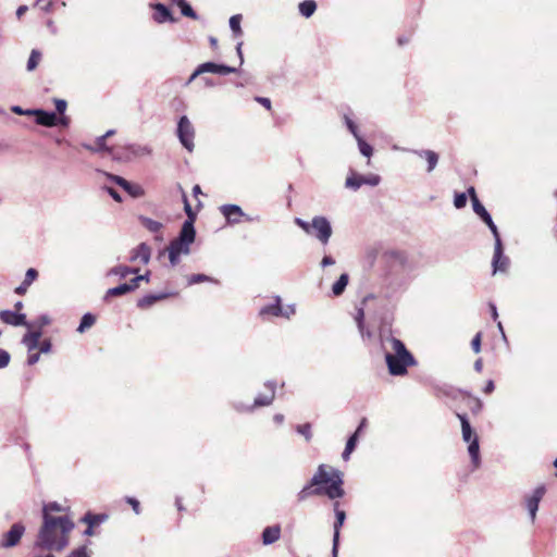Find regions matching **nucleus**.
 Returning a JSON list of instances; mask_svg holds the SVG:
<instances>
[{"label": "nucleus", "instance_id": "5", "mask_svg": "<svg viewBox=\"0 0 557 557\" xmlns=\"http://www.w3.org/2000/svg\"><path fill=\"white\" fill-rule=\"evenodd\" d=\"M461 423L462 440L469 443L468 451L471 457L473 466L476 468L480 465V446L479 437L473 432L470 422L466 414L456 413Z\"/></svg>", "mask_w": 557, "mask_h": 557}, {"label": "nucleus", "instance_id": "48", "mask_svg": "<svg viewBox=\"0 0 557 557\" xmlns=\"http://www.w3.org/2000/svg\"><path fill=\"white\" fill-rule=\"evenodd\" d=\"M125 502L132 507L136 515L141 512L140 503L134 497H125Z\"/></svg>", "mask_w": 557, "mask_h": 557}, {"label": "nucleus", "instance_id": "23", "mask_svg": "<svg viewBox=\"0 0 557 557\" xmlns=\"http://www.w3.org/2000/svg\"><path fill=\"white\" fill-rule=\"evenodd\" d=\"M281 527L280 524L267 527L262 532V543L270 545L280 540Z\"/></svg>", "mask_w": 557, "mask_h": 557}, {"label": "nucleus", "instance_id": "14", "mask_svg": "<svg viewBox=\"0 0 557 557\" xmlns=\"http://www.w3.org/2000/svg\"><path fill=\"white\" fill-rule=\"evenodd\" d=\"M509 265V259L504 256L502 239H495V249L493 257V273L506 272Z\"/></svg>", "mask_w": 557, "mask_h": 557}, {"label": "nucleus", "instance_id": "49", "mask_svg": "<svg viewBox=\"0 0 557 557\" xmlns=\"http://www.w3.org/2000/svg\"><path fill=\"white\" fill-rule=\"evenodd\" d=\"M469 407L472 413L478 414L482 409V401L479 398H471Z\"/></svg>", "mask_w": 557, "mask_h": 557}, {"label": "nucleus", "instance_id": "19", "mask_svg": "<svg viewBox=\"0 0 557 557\" xmlns=\"http://www.w3.org/2000/svg\"><path fill=\"white\" fill-rule=\"evenodd\" d=\"M388 343H389V347H391V351L387 352L385 356H392V357H400V358H408L410 356H413L405 346V344L396 338V337H391L387 339Z\"/></svg>", "mask_w": 557, "mask_h": 557}, {"label": "nucleus", "instance_id": "32", "mask_svg": "<svg viewBox=\"0 0 557 557\" xmlns=\"http://www.w3.org/2000/svg\"><path fill=\"white\" fill-rule=\"evenodd\" d=\"M348 274H342L338 280L333 284L332 292L335 296H339L344 293L347 284H348Z\"/></svg>", "mask_w": 557, "mask_h": 557}, {"label": "nucleus", "instance_id": "21", "mask_svg": "<svg viewBox=\"0 0 557 557\" xmlns=\"http://www.w3.org/2000/svg\"><path fill=\"white\" fill-rule=\"evenodd\" d=\"M151 249L145 243L138 245L132 252L131 261L139 260L143 264H146L150 260Z\"/></svg>", "mask_w": 557, "mask_h": 557}, {"label": "nucleus", "instance_id": "53", "mask_svg": "<svg viewBox=\"0 0 557 557\" xmlns=\"http://www.w3.org/2000/svg\"><path fill=\"white\" fill-rule=\"evenodd\" d=\"M67 557H89L87 553V548L82 546L79 548L74 549Z\"/></svg>", "mask_w": 557, "mask_h": 557}, {"label": "nucleus", "instance_id": "64", "mask_svg": "<svg viewBox=\"0 0 557 557\" xmlns=\"http://www.w3.org/2000/svg\"><path fill=\"white\" fill-rule=\"evenodd\" d=\"M483 369V361L482 359H478L475 362H474V370L476 372H481Z\"/></svg>", "mask_w": 557, "mask_h": 557}, {"label": "nucleus", "instance_id": "11", "mask_svg": "<svg viewBox=\"0 0 557 557\" xmlns=\"http://www.w3.org/2000/svg\"><path fill=\"white\" fill-rule=\"evenodd\" d=\"M333 509L335 512L336 520L334 522L332 554L334 555V557H337L338 547H339L341 529L344 525V522L346 520V512H345V510L339 508V503L337 500L333 504Z\"/></svg>", "mask_w": 557, "mask_h": 557}, {"label": "nucleus", "instance_id": "28", "mask_svg": "<svg viewBox=\"0 0 557 557\" xmlns=\"http://www.w3.org/2000/svg\"><path fill=\"white\" fill-rule=\"evenodd\" d=\"M53 552H55L54 548H50L48 545H40L37 540L32 549L33 557H54Z\"/></svg>", "mask_w": 557, "mask_h": 557}, {"label": "nucleus", "instance_id": "35", "mask_svg": "<svg viewBox=\"0 0 557 557\" xmlns=\"http://www.w3.org/2000/svg\"><path fill=\"white\" fill-rule=\"evenodd\" d=\"M358 434L354 433L347 441L346 443V447L343 451V459L344 460H348L349 457H350V454L354 451L356 445H357V441H358Z\"/></svg>", "mask_w": 557, "mask_h": 557}, {"label": "nucleus", "instance_id": "37", "mask_svg": "<svg viewBox=\"0 0 557 557\" xmlns=\"http://www.w3.org/2000/svg\"><path fill=\"white\" fill-rule=\"evenodd\" d=\"M95 322H96V317L92 315L91 313H86L83 315L77 331L79 333H83L87 329L91 327L95 324Z\"/></svg>", "mask_w": 557, "mask_h": 557}, {"label": "nucleus", "instance_id": "59", "mask_svg": "<svg viewBox=\"0 0 557 557\" xmlns=\"http://www.w3.org/2000/svg\"><path fill=\"white\" fill-rule=\"evenodd\" d=\"M59 510H60V506L57 503H50L44 507V513L45 512L49 513V511H59Z\"/></svg>", "mask_w": 557, "mask_h": 557}, {"label": "nucleus", "instance_id": "41", "mask_svg": "<svg viewBox=\"0 0 557 557\" xmlns=\"http://www.w3.org/2000/svg\"><path fill=\"white\" fill-rule=\"evenodd\" d=\"M240 22H242V15H239V14L233 15L230 18V27L237 36L242 34Z\"/></svg>", "mask_w": 557, "mask_h": 557}, {"label": "nucleus", "instance_id": "1", "mask_svg": "<svg viewBox=\"0 0 557 557\" xmlns=\"http://www.w3.org/2000/svg\"><path fill=\"white\" fill-rule=\"evenodd\" d=\"M344 473L329 465H320L306 486L297 494V502L302 503L310 496H326L330 499L345 495Z\"/></svg>", "mask_w": 557, "mask_h": 557}, {"label": "nucleus", "instance_id": "24", "mask_svg": "<svg viewBox=\"0 0 557 557\" xmlns=\"http://www.w3.org/2000/svg\"><path fill=\"white\" fill-rule=\"evenodd\" d=\"M154 14L153 18L157 23H164L166 21L174 22L175 18L172 16L170 10L162 3L153 5Z\"/></svg>", "mask_w": 557, "mask_h": 557}, {"label": "nucleus", "instance_id": "26", "mask_svg": "<svg viewBox=\"0 0 557 557\" xmlns=\"http://www.w3.org/2000/svg\"><path fill=\"white\" fill-rule=\"evenodd\" d=\"M114 134V131H108L104 135L98 137L94 146L85 145L84 147L94 152L106 151L110 152L111 149L106 146V139Z\"/></svg>", "mask_w": 557, "mask_h": 557}, {"label": "nucleus", "instance_id": "3", "mask_svg": "<svg viewBox=\"0 0 557 557\" xmlns=\"http://www.w3.org/2000/svg\"><path fill=\"white\" fill-rule=\"evenodd\" d=\"M182 191V198L184 202V211L187 215V220L184 222L180 236L172 240L169 246V259L172 264H176L181 253L189 252V245L195 240V227L194 223L196 221V212L193 210L187 195L182 187H180Z\"/></svg>", "mask_w": 557, "mask_h": 557}, {"label": "nucleus", "instance_id": "43", "mask_svg": "<svg viewBox=\"0 0 557 557\" xmlns=\"http://www.w3.org/2000/svg\"><path fill=\"white\" fill-rule=\"evenodd\" d=\"M357 138H358V146H359L360 152L364 157L370 158L372 154V151H373L372 147L368 143H366L363 139H361L359 137H357Z\"/></svg>", "mask_w": 557, "mask_h": 557}, {"label": "nucleus", "instance_id": "22", "mask_svg": "<svg viewBox=\"0 0 557 557\" xmlns=\"http://www.w3.org/2000/svg\"><path fill=\"white\" fill-rule=\"evenodd\" d=\"M221 212L223 213L225 219L231 223L239 222L243 215L242 209L236 205H225L221 207Z\"/></svg>", "mask_w": 557, "mask_h": 557}, {"label": "nucleus", "instance_id": "56", "mask_svg": "<svg viewBox=\"0 0 557 557\" xmlns=\"http://www.w3.org/2000/svg\"><path fill=\"white\" fill-rule=\"evenodd\" d=\"M141 282V277H137V275L129 281V283H125L129 287V292L135 290L139 287V283Z\"/></svg>", "mask_w": 557, "mask_h": 557}, {"label": "nucleus", "instance_id": "52", "mask_svg": "<svg viewBox=\"0 0 557 557\" xmlns=\"http://www.w3.org/2000/svg\"><path fill=\"white\" fill-rule=\"evenodd\" d=\"M10 359H11L10 354L4 349H0V368L1 369L5 368L9 364Z\"/></svg>", "mask_w": 557, "mask_h": 557}, {"label": "nucleus", "instance_id": "55", "mask_svg": "<svg viewBox=\"0 0 557 557\" xmlns=\"http://www.w3.org/2000/svg\"><path fill=\"white\" fill-rule=\"evenodd\" d=\"M34 351L35 350H32V351L28 350L29 355H28V358H27V363L29 366H33V364L37 363L38 360H39L40 352L39 351L34 352Z\"/></svg>", "mask_w": 557, "mask_h": 557}, {"label": "nucleus", "instance_id": "40", "mask_svg": "<svg viewBox=\"0 0 557 557\" xmlns=\"http://www.w3.org/2000/svg\"><path fill=\"white\" fill-rule=\"evenodd\" d=\"M111 273L115 275H120L121 277H126L128 274H137L138 269H132L127 265H119L111 270Z\"/></svg>", "mask_w": 557, "mask_h": 557}, {"label": "nucleus", "instance_id": "17", "mask_svg": "<svg viewBox=\"0 0 557 557\" xmlns=\"http://www.w3.org/2000/svg\"><path fill=\"white\" fill-rule=\"evenodd\" d=\"M545 492H546L545 486L540 485L533 491L532 495L527 497V499H525V506H527V509L530 513L532 521L535 520L536 511L539 509V504H540L541 499L543 498V496L545 495Z\"/></svg>", "mask_w": 557, "mask_h": 557}, {"label": "nucleus", "instance_id": "62", "mask_svg": "<svg viewBox=\"0 0 557 557\" xmlns=\"http://www.w3.org/2000/svg\"><path fill=\"white\" fill-rule=\"evenodd\" d=\"M40 9L47 13L51 12L52 11V8H53V2L52 1H48L46 2L45 4H39Z\"/></svg>", "mask_w": 557, "mask_h": 557}, {"label": "nucleus", "instance_id": "25", "mask_svg": "<svg viewBox=\"0 0 557 557\" xmlns=\"http://www.w3.org/2000/svg\"><path fill=\"white\" fill-rule=\"evenodd\" d=\"M38 277V271L30 268L26 271V274H25V278L24 281L22 282V284L20 286H17L15 288V293L18 294V295H24L28 287L30 286V284Z\"/></svg>", "mask_w": 557, "mask_h": 557}, {"label": "nucleus", "instance_id": "47", "mask_svg": "<svg viewBox=\"0 0 557 557\" xmlns=\"http://www.w3.org/2000/svg\"><path fill=\"white\" fill-rule=\"evenodd\" d=\"M454 205L457 209H461L467 205V196L465 193L456 194Z\"/></svg>", "mask_w": 557, "mask_h": 557}, {"label": "nucleus", "instance_id": "2", "mask_svg": "<svg viewBox=\"0 0 557 557\" xmlns=\"http://www.w3.org/2000/svg\"><path fill=\"white\" fill-rule=\"evenodd\" d=\"M42 519L36 540L40 545H48L55 552H61L69 544L70 532L74 528L73 521L67 516L53 517L47 512L42 515Z\"/></svg>", "mask_w": 557, "mask_h": 557}, {"label": "nucleus", "instance_id": "38", "mask_svg": "<svg viewBox=\"0 0 557 557\" xmlns=\"http://www.w3.org/2000/svg\"><path fill=\"white\" fill-rule=\"evenodd\" d=\"M129 293V287L124 283L116 287L109 288L106 294V298L117 297Z\"/></svg>", "mask_w": 557, "mask_h": 557}, {"label": "nucleus", "instance_id": "8", "mask_svg": "<svg viewBox=\"0 0 557 557\" xmlns=\"http://www.w3.org/2000/svg\"><path fill=\"white\" fill-rule=\"evenodd\" d=\"M468 194H469V196L471 198V201H472L473 211L486 223L488 228L492 231L495 239L499 238L500 236H499L497 226L494 224L490 213L486 211L484 206L478 199V196H476V193H475V189H474L473 186H471L468 189Z\"/></svg>", "mask_w": 557, "mask_h": 557}, {"label": "nucleus", "instance_id": "4", "mask_svg": "<svg viewBox=\"0 0 557 557\" xmlns=\"http://www.w3.org/2000/svg\"><path fill=\"white\" fill-rule=\"evenodd\" d=\"M295 223L308 235L314 236L319 239L323 245L327 244L332 236L331 224L324 216H314L311 223L296 218Z\"/></svg>", "mask_w": 557, "mask_h": 557}, {"label": "nucleus", "instance_id": "15", "mask_svg": "<svg viewBox=\"0 0 557 557\" xmlns=\"http://www.w3.org/2000/svg\"><path fill=\"white\" fill-rule=\"evenodd\" d=\"M109 178L122 187L129 196L140 198L145 195L144 188L139 184H134L119 175H109Z\"/></svg>", "mask_w": 557, "mask_h": 557}, {"label": "nucleus", "instance_id": "12", "mask_svg": "<svg viewBox=\"0 0 557 557\" xmlns=\"http://www.w3.org/2000/svg\"><path fill=\"white\" fill-rule=\"evenodd\" d=\"M381 261L387 270L392 271L396 267H404L407 261V256L401 250L391 249L381 255Z\"/></svg>", "mask_w": 557, "mask_h": 557}, {"label": "nucleus", "instance_id": "30", "mask_svg": "<svg viewBox=\"0 0 557 557\" xmlns=\"http://www.w3.org/2000/svg\"><path fill=\"white\" fill-rule=\"evenodd\" d=\"M174 4H176L184 16L190 17L193 20H197V14L193 10V8L186 2V0H172Z\"/></svg>", "mask_w": 557, "mask_h": 557}, {"label": "nucleus", "instance_id": "33", "mask_svg": "<svg viewBox=\"0 0 557 557\" xmlns=\"http://www.w3.org/2000/svg\"><path fill=\"white\" fill-rule=\"evenodd\" d=\"M363 184H366V177L355 173L346 178V187L348 188L358 189Z\"/></svg>", "mask_w": 557, "mask_h": 557}, {"label": "nucleus", "instance_id": "16", "mask_svg": "<svg viewBox=\"0 0 557 557\" xmlns=\"http://www.w3.org/2000/svg\"><path fill=\"white\" fill-rule=\"evenodd\" d=\"M25 115H34L36 116V123L42 126L52 127L55 126L59 122L55 113L47 112L41 109L36 110H27Z\"/></svg>", "mask_w": 557, "mask_h": 557}, {"label": "nucleus", "instance_id": "58", "mask_svg": "<svg viewBox=\"0 0 557 557\" xmlns=\"http://www.w3.org/2000/svg\"><path fill=\"white\" fill-rule=\"evenodd\" d=\"M107 191L109 193V195L117 202H121L122 201V197L121 195L112 187H107Z\"/></svg>", "mask_w": 557, "mask_h": 557}, {"label": "nucleus", "instance_id": "57", "mask_svg": "<svg viewBox=\"0 0 557 557\" xmlns=\"http://www.w3.org/2000/svg\"><path fill=\"white\" fill-rule=\"evenodd\" d=\"M55 110L58 111V113L62 114L66 110V101L62 99H57Z\"/></svg>", "mask_w": 557, "mask_h": 557}, {"label": "nucleus", "instance_id": "18", "mask_svg": "<svg viewBox=\"0 0 557 557\" xmlns=\"http://www.w3.org/2000/svg\"><path fill=\"white\" fill-rule=\"evenodd\" d=\"M0 320L9 325L13 326H25L30 329L29 322L26 321V315L24 313H17L10 310L0 311Z\"/></svg>", "mask_w": 557, "mask_h": 557}, {"label": "nucleus", "instance_id": "27", "mask_svg": "<svg viewBox=\"0 0 557 557\" xmlns=\"http://www.w3.org/2000/svg\"><path fill=\"white\" fill-rule=\"evenodd\" d=\"M168 294L161 293L158 295H146L137 301V307L140 309H148L157 301L168 298Z\"/></svg>", "mask_w": 557, "mask_h": 557}, {"label": "nucleus", "instance_id": "44", "mask_svg": "<svg viewBox=\"0 0 557 557\" xmlns=\"http://www.w3.org/2000/svg\"><path fill=\"white\" fill-rule=\"evenodd\" d=\"M355 321L358 325V329L361 333H363L364 330V310L362 307L357 309Z\"/></svg>", "mask_w": 557, "mask_h": 557}, {"label": "nucleus", "instance_id": "36", "mask_svg": "<svg viewBox=\"0 0 557 557\" xmlns=\"http://www.w3.org/2000/svg\"><path fill=\"white\" fill-rule=\"evenodd\" d=\"M141 224L150 232L158 233L162 228V224L150 218L140 216Z\"/></svg>", "mask_w": 557, "mask_h": 557}, {"label": "nucleus", "instance_id": "29", "mask_svg": "<svg viewBox=\"0 0 557 557\" xmlns=\"http://www.w3.org/2000/svg\"><path fill=\"white\" fill-rule=\"evenodd\" d=\"M419 156L425 158L428 162V171H433L438 162V154L433 150H422L419 152Z\"/></svg>", "mask_w": 557, "mask_h": 557}, {"label": "nucleus", "instance_id": "46", "mask_svg": "<svg viewBox=\"0 0 557 557\" xmlns=\"http://www.w3.org/2000/svg\"><path fill=\"white\" fill-rule=\"evenodd\" d=\"M51 347H52V344H51V341L50 339H44L42 342H40V339L38 341V346L35 350H38L39 352H42V354H47L51 350Z\"/></svg>", "mask_w": 557, "mask_h": 557}, {"label": "nucleus", "instance_id": "9", "mask_svg": "<svg viewBox=\"0 0 557 557\" xmlns=\"http://www.w3.org/2000/svg\"><path fill=\"white\" fill-rule=\"evenodd\" d=\"M388 372L395 376H403L407 374L408 367H412L417 363L413 356L408 358L385 356Z\"/></svg>", "mask_w": 557, "mask_h": 557}, {"label": "nucleus", "instance_id": "13", "mask_svg": "<svg viewBox=\"0 0 557 557\" xmlns=\"http://www.w3.org/2000/svg\"><path fill=\"white\" fill-rule=\"evenodd\" d=\"M25 532V527L17 522L14 523L11 529L3 534L1 546L2 547H13L17 545Z\"/></svg>", "mask_w": 557, "mask_h": 557}, {"label": "nucleus", "instance_id": "6", "mask_svg": "<svg viewBox=\"0 0 557 557\" xmlns=\"http://www.w3.org/2000/svg\"><path fill=\"white\" fill-rule=\"evenodd\" d=\"M50 318L47 315L39 317L36 321L29 323L33 331L27 332L23 336V343L26 345L29 351L35 350L38 346V341L41 337V330L50 324Z\"/></svg>", "mask_w": 557, "mask_h": 557}, {"label": "nucleus", "instance_id": "54", "mask_svg": "<svg viewBox=\"0 0 557 557\" xmlns=\"http://www.w3.org/2000/svg\"><path fill=\"white\" fill-rule=\"evenodd\" d=\"M255 100L260 103L262 107H264L268 111H272V104L271 100L265 97H256Z\"/></svg>", "mask_w": 557, "mask_h": 557}, {"label": "nucleus", "instance_id": "45", "mask_svg": "<svg viewBox=\"0 0 557 557\" xmlns=\"http://www.w3.org/2000/svg\"><path fill=\"white\" fill-rule=\"evenodd\" d=\"M210 281H212L211 277H209V276H207L205 274H193L188 278V284L193 285V284H199V283H202V282H210Z\"/></svg>", "mask_w": 557, "mask_h": 557}, {"label": "nucleus", "instance_id": "61", "mask_svg": "<svg viewBox=\"0 0 557 557\" xmlns=\"http://www.w3.org/2000/svg\"><path fill=\"white\" fill-rule=\"evenodd\" d=\"M335 263V260L331 256L323 257L321 264L322 267L332 265Z\"/></svg>", "mask_w": 557, "mask_h": 557}, {"label": "nucleus", "instance_id": "20", "mask_svg": "<svg viewBox=\"0 0 557 557\" xmlns=\"http://www.w3.org/2000/svg\"><path fill=\"white\" fill-rule=\"evenodd\" d=\"M259 315L262 319H265L267 317H270V315L271 317L284 315V317L288 318V314L283 312L280 297L275 298L274 304H271V305H268V306H264L263 308H261L259 311Z\"/></svg>", "mask_w": 557, "mask_h": 557}, {"label": "nucleus", "instance_id": "60", "mask_svg": "<svg viewBox=\"0 0 557 557\" xmlns=\"http://www.w3.org/2000/svg\"><path fill=\"white\" fill-rule=\"evenodd\" d=\"M494 388H495L494 382L492 380H490L486 382V385H485L483 392L488 395V394L493 393Z\"/></svg>", "mask_w": 557, "mask_h": 557}, {"label": "nucleus", "instance_id": "51", "mask_svg": "<svg viewBox=\"0 0 557 557\" xmlns=\"http://www.w3.org/2000/svg\"><path fill=\"white\" fill-rule=\"evenodd\" d=\"M272 400H273V394L270 396H258L255 399V405L256 406H268L272 403Z\"/></svg>", "mask_w": 557, "mask_h": 557}, {"label": "nucleus", "instance_id": "10", "mask_svg": "<svg viewBox=\"0 0 557 557\" xmlns=\"http://www.w3.org/2000/svg\"><path fill=\"white\" fill-rule=\"evenodd\" d=\"M177 134H178L182 145L188 151H193L195 131H194V127H193L190 121L187 119V116H182L180 119L178 126H177Z\"/></svg>", "mask_w": 557, "mask_h": 557}, {"label": "nucleus", "instance_id": "50", "mask_svg": "<svg viewBox=\"0 0 557 557\" xmlns=\"http://www.w3.org/2000/svg\"><path fill=\"white\" fill-rule=\"evenodd\" d=\"M482 334L479 332L471 341V347L475 354L481 350Z\"/></svg>", "mask_w": 557, "mask_h": 557}, {"label": "nucleus", "instance_id": "42", "mask_svg": "<svg viewBox=\"0 0 557 557\" xmlns=\"http://www.w3.org/2000/svg\"><path fill=\"white\" fill-rule=\"evenodd\" d=\"M296 430L299 434H301L306 438L307 442H309L311 440L312 432H311L310 423L299 424V425H297Z\"/></svg>", "mask_w": 557, "mask_h": 557}, {"label": "nucleus", "instance_id": "63", "mask_svg": "<svg viewBox=\"0 0 557 557\" xmlns=\"http://www.w3.org/2000/svg\"><path fill=\"white\" fill-rule=\"evenodd\" d=\"M26 11H27V7L26 5L18 7L17 10H16L17 17L18 18L22 17L26 13Z\"/></svg>", "mask_w": 557, "mask_h": 557}, {"label": "nucleus", "instance_id": "31", "mask_svg": "<svg viewBox=\"0 0 557 557\" xmlns=\"http://www.w3.org/2000/svg\"><path fill=\"white\" fill-rule=\"evenodd\" d=\"M317 10V3L313 0H305L299 3V12L305 17H310Z\"/></svg>", "mask_w": 557, "mask_h": 557}, {"label": "nucleus", "instance_id": "34", "mask_svg": "<svg viewBox=\"0 0 557 557\" xmlns=\"http://www.w3.org/2000/svg\"><path fill=\"white\" fill-rule=\"evenodd\" d=\"M108 516L107 515H92L90 512H88L83 521L86 522L87 524H90V528H95L97 525H99L101 522H103L104 520H107Z\"/></svg>", "mask_w": 557, "mask_h": 557}, {"label": "nucleus", "instance_id": "39", "mask_svg": "<svg viewBox=\"0 0 557 557\" xmlns=\"http://www.w3.org/2000/svg\"><path fill=\"white\" fill-rule=\"evenodd\" d=\"M40 60H41L40 51L33 49L30 52V55L28 58V61H27V70L34 71L38 66Z\"/></svg>", "mask_w": 557, "mask_h": 557}, {"label": "nucleus", "instance_id": "7", "mask_svg": "<svg viewBox=\"0 0 557 557\" xmlns=\"http://www.w3.org/2000/svg\"><path fill=\"white\" fill-rule=\"evenodd\" d=\"M237 70L236 67L224 65V64H216L213 62H206L200 64L194 73L189 76L188 81L186 82V85L191 84L199 75H202L205 73H214L220 75H228L232 73H235Z\"/></svg>", "mask_w": 557, "mask_h": 557}]
</instances>
